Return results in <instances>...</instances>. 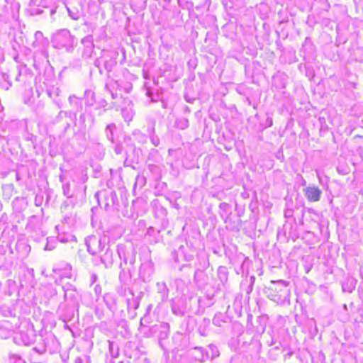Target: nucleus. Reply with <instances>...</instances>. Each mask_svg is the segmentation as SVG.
I'll use <instances>...</instances> for the list:
<instances>
[{
  "label": "nucleus",
  "mask_w": 363,
  "mask_h": 363,
  "mask_svg": "<svg viewBox=\"0 0 363 363\" xmlns=\"http://www.w3.org/2000/svg\"><path fill=\"white\" fill-rule=\"evenodd\" d=\"M92 41V37L91 35H89L83 38L82 43L84 45V46L91 49L93 47Z\"/></svg>",
  "instance_id": "5"
},
{
  "label": "nucleus",
  "mask_w": 363,
  "mask_h": 363,
  "mask_svg": "<svg viewBox=\"0 0 363 363\" xmlns=\"http://www.w3.org/2000/svg\"><path fill=\"white\" fill-rule=\"evenodd\" d=\"M55 13V10H52V11H51V13H52V14H53V13Z\"/></svg>",
  "instance_id": "11"
},
{
  "label": "nucleus",
  "mask_w": 363,
  "mask_h": 363,
  "mask_svg": "<svg viewBox=\"0 0 363 363\" xmlns=\"http://www.w3.org/2000/svg\"><path fill=\"white\" fill-rule=\"evenodd\" d=\"M106 135H107V137L108 138L109 140L113 142V132L112 125H107Z\"/></svg>",
  "instance_id": "6"
},
{
  "label": "nucleus",
  "mask_w": 363,
  "mask_h": 363,
  "mask_svg": "<svg viewBox=\"0 0 363 363\" xmlns=\"http://www.w3.org/2000/svg\"><path fill=\"white\" fill-rule=\"evenodd\" d=\"M52 249H54V247L53 246H50L49 245V243L48 242L45 247V250H52Z\"/></svg>",
  "instance_id": "7"
},
{
  "label": "nucleus",
  "mask_w": 363,
  "mask_h": 363,
  "mask_svg": "<svg viewBox=\"0 0 363 363\" xmlns=\"http://www.w3.org/2000/svg\"><path fill=\"white\" fill-rule=\"evenodd\" d=\"M23 341H24V343H25L26 345H29V344H30V340H28V341H25V340H23Z\"/></svg>",
  "instance_id": "9"
},
{
  "label": "nucleus",
  "mask_w": 363,
  "mask_h": 363,
  "mask_svg": "<svg viewBox=\"0 0 363 363\" xmlns=\"http://www.w3.org/2000/svg\"><path fill=\"white\" fill-rule=\"evenodd\" d=\"M279 282H281V283L285 284V282H284V281H279Z\"/></svg>",
  "instance_id": "12"
},
{
  "label": "nucleus",
  "mask_w": 363,
  "mask_h": 363,
  "mask_svg": "<svg viewBox=\"0 0 363 363\" xmlns=\"http://www.w3.org/2000/svg\"><path fill=\"white\" fill-rule=\"evenodd\" d=\"M105 239L102 240L101 238L91 235L86 240L88 252L91 255H96L102 251L104 247Z\"/></svg>",
  "instance_id": "2"
},
{
  "label": "nucleus",
  "mask_w": 363,
  "mask_h": 363,
  "mask_svg": "<svg viewBox=\"0 0 363 363\" xmlns=\"http://www.w3.org/2000/svg\"><path fill=\"white\" fill-rule=\"evenodd\" d=\"M305 195L309 201L316 202L320 199L321 191L317 186H308L305 189Z\"/></svg>",
  "instance_id": "3"
},
{
  "label": "nucleus",
  "mask_w": 363,
  "mask_h": 363,
  "mask_svg": "<svg viewBox=\"0 0 363 363\" xmlns=\"http://www.w3.org/2000/svg\"><path fill=\"white\" fill-rule=\"evenodd\" d=\"M67 11H68V12H69V16H70L73 19H75V20H76V19H77V18H78V16H72V13L70 12V11H69V9H67Z\"/></svg>",
  "instance_id": "8"
},
{
  "label": "nucleus",
  "mask_w": 363,
  "mask_h": 363,
  "mask_svg": "<svg viewBox=\"0 0 363 363\" xmlns=\"http://www.w3.org/2000/svg\"><path fill=\"white\" fill-rule=\"evenodd\" d=\"M71 269H72V267L69 264H66L65 267L64 269V270H65L64 273H62V274L60 273V271H61L60 269H54V272H58L60 276H63L65 277H67V278L70 279L72 277Z\"/></svg>",
  "instance_id": "4"
},
{
  "label": "nucleus",
  "mask_w": 363,
  "mask_h": 363,
  "mask_svg": "<svg viewBox=\"0 0 363 363\" xmlns=\"http://www.w3.org/2000/svg\"><path fill=\"white\" fill-rule=\"evenodd\" d=\"M52 42L58 48H67L73 43V39L69 31L65 29L57 31L53 35Z\"/></svg>",
  "instance_id": "1"
},
{
  "label": "nucleus",
  "mask_w": 363,
  "mask_h": 363,
  "mask_svg": "<svg viewBox=\"0 0 363 363\" xmlns=\"http://www.w3.org/2000/svg\"><path fill=\"white\" fill-rule=\"evenodd\" d=\"M71 240L75 241L76 240L75 237L74 235H72L71 236Z\"/></svg>",
  "instance_id": "10"
}]
</instances>
